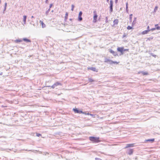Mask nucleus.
<instances>
[{
  "label": "nucleus",
  "instance_id": "f257e3e1",
  "mask_svg": "<svg viewBox=\"0 0 160 160\" xmlns=\"http://www.w3.org/2000/svg\"><path fill=\"white\" fill-rule=\"evenodd\" d=\"M89 140L93 143H98L101 142L99 137H89Z\"/></svg>",
  "mask_w": 160,
  "mask_h": 160
},
{
  "label": "nucleus",
  "instance_id": "f03ea898",
  "mask_svg": "<svg viewBox=\"0 0 160 160\" xmlns=\"http://www.w3.org/2000/svg\"><path fill=\"white\" fill-rule=\"evenodd\" d=\"M117 51L121 52L120 55H123L124 54V52L125 51H128V49H124L123 47H118L117 49Z\"/></svg>",
  "mask_w": 160,
  "mask_h": 160
},
{
  "label": "nucleus",
  "instance_id": "7ed1b4c3",
  "mask_svg": "<svg viewBox=\"0 0 160 160\" xmlns=\"http://www.w3.org/2000/svg\"><path fill=\"white\" fill-rule=\"evenodd\" d=\"M73 111L75 113H83V114H88V115L89 114V113H88L87 114L86 112H83L81 110H80L76 108H73Z\"/></svg>",
  "mask_w": 160,
  "mask_h": 160
},
{
  "label": "nucleus",
  "instance_id": "20e7f679",
  "mask_svg": "<svg viewBox=\"0 0 160 160\" xmlns=\"http://www.w3.org/2000/svg\"><path fill=\"white\" fill-rule=\"evenodd\" d=\"M113 1L112 0H110V12L111 13L113 11Z\"/></svg>",
  "mask_w": 160,
  "mask_h": 160
},
{
  "label": "nucleus",
  "instance_id": "39448f33",
  "mask_svg": "<svg viewBox=\"0 0 160 160\" xmlns=\"http://www.w3.org/2000/svg\"><path fill=\"white\" fill-rule=\"evenodd\" d=\"M94 15L93 16V22H97V19L98 17V15H97L96 11H94L93 12Z\"/></svg>",
  "mask_w": 160,
  "mask_h": 160
},
{
  "label": "nucleus",
  "instance_id": "423d86ee",
  "mask_svg": "<svg viewBox=\"0 0 160 160\" xmlns=\"http://www.w3.org/2000/svg\"><path fill=\"white\" fill-rule=\"evenodd\" d=\"M133 149H129L126 152L128 155H131L133 154Z\"/></svg>",
  "mask_w": 160,
  "mask_h": 160
},
{
  "label": "nucleus",
  "instance_id": "0eeeda50",
  "mask_svg": "<svg viewBox=\"0 0 160 160\" xmlns=\"http://www.w3.org/2000/svg\"><path fill=\"white\" fill-rule=\"evenodd\" d=\"M109 52L111 53H112L114 56H117L118 55V54L117 53V52H115L114 51H113L112 49H109Z\"/></svg>",
  "mask_w": 160,
  "mask_h": 160
},
{
  "label": "nucleus",
  "instance_id": "6e6552de",
  "mask_svg": "<svg viewBox=\"0 0 160 160\" xmlns=\"http://www.w3.org/2000/svg\"><path fill=\"white\" fill-rule=\"evenodd\" d=\"M88 69H89V70H92L93 71L96 72H97L98 71V69H97L95 67H91L88 68Z\"/></svg>",
  "mask_w": 160,
  "mask_h": 160
},
{
  "label": "nucleus",
  "instance_id": "1a4fd4ad",
  "mask_svg": "<svg viewBox=\"0 0 160 160\" xmlns=\"http://www.w3.org/2000/svg\"><path fill=\"white\" fill-rule=\"evenodd\" d=\"M134 144H127L126 147L125 148H127L129 147H133L134 146Z\"/></svg>",
  "mask_w": 160,
  "mask_h": 160
},
{
  "label": "nucleus",
  "instance_id": "9d476101",
  "mask_svg": "<svg viewBox=\"0 0 160 160\" xmlns=\"http://www.w3.org/2000/svg\"><path fill=\"white\" fill-rule=\"evenodd\" d=\"M104 59L105 60L104 62H105L108 63L110 64V63L111 62V60L107 58H105Z\"/></svg>",
  "mask_w": 160,
  "mask_h": 160
},
{
  "label": "nucleus",
  "instance_id": "9b49d317",
  "mask_svg": "<svg viewBox=\"0 0 160 160\" xmlns=\"http://www.w3.org/2000/svg\"><path fill=\"white\" fill-rule=\"evenodd\" d=\"M22 40L26 42H31V41L30 39L26 38H23L22 39Z\"/></svg>",
  "mask_w": 160,
  "mask_h": 160
},
{
  "label": "nucleus",
  "instance_id": "f8f14e48",
  "mask_svg": "<svg viewBox=\"0 0 160 160\" xmlns=\"http://www.w3.org/2000/svg\"><path fill=\"white\" fill-rule=\"evenodd\" d=\"M113 22V26L115 25L118 24V19H116L114 20Z\"/></svg>",
  "mask_w": 160,
  "mask_h": 160
},
{
  "label": "nucleus",
  "instance_id": "ddd939ff",
  "mask_svg": "<svg viewBox=\"0 0 160 160\" xmlns=\"http://www.w3.org/2000/svg\"><path fill=\"white\" fill-rule=\"evenodd\" d=\"M150 31L149 29L145 30L142 32V34H145L148 33Z\"/></svg>",
  "mask_w": 160,
  "mask_h": 160
},
{
  "label": "nucleus",
  "instance_id": "4468645a",
  "mask_svg": "<svg viewBox=\"0 0 160 160\" xmlns=\"http://www.w3.org/2000/svg\"><path fill=\"white\" fill-rule=\"evenodd\" d=\"M22 39H16V40H15L14 42H15V43H18V42H22Z\"/></svg>",
  "mask_w": 160,
  "mask_h": 160
},
{
  "label": "nucleus",
  "instance_id": "2eb2a0df",
  "mask_svg": "<svg viewBox=\"0 0 160 160\" xmlns=\"http://www.w3.org/2000/svg\"><path fill=\"white\" fill-rule=\"evenodd\" d=\"M23 17V21L24 22V24H25L26 23V20L27 17L26 16L24 15Z\"/></svg>",
  "mask_w": 160,
  "mask_h": 160
},
{
  "label": "nucleus",
  "instance_id": "dca6fc26",
  "mask_svg": "<svg viewBox=\"0 0 160 160\" xmlns=\"http://www.w3.org/2000/svg\"><path fill=\"white\" fill-rule=\"evenodd\" d=\"M68 13L67 12H66L65 14V17L64 21L66 22L68 18Z\"/></svg>",
  "mask_w": 160,
  "mask_h": 160
},
{
  "label": "nucleus",
  "instance_id": "f3484780",
  "mask_svg": "<svg viewBox=\"0 0 160 160\" xmlns=\"http://www.w3.org/2000/svg\"><path fill=\"white\" fill-rule=\"evenodd\" d=\"M40 22H41V24H42V28H45L46 26V25L43 22L41 21H40Z\"/></svg>",
  "mask_w": 160,
  "mask_h": 160
},
{
  "label": "nucleus",
  "instance_id": "a211bd4d",
  "mask_svg": "<svg viewBox=\"0 0 160 160\" xmlns=\"http://www.w3.org/2000/svg\"><path fill=\"white\" fill-rule=\"evenodd\" d=\"M54 84L56 87L58 85H62V84L58 82H57L55 83Z\"/></svg>",
  "mask_w": 160,
  "mask_h": 160
},
{
  "label": "nucleus",
  "instance_id": "6ab92c4d",
  "mask_svg": "<svg viewBox=\"0 0 160 160\" xmlns=\"http://www.w3.org/2000/svg\"><path fill=\"white\" fill-rule=\"evenodd\" d=\"M118 63L116 61H113L111 60V62L110 63V64H118Z\"/></svg>",
  "mask_w": 160,
  "mask_h": 160
},
{
  "label": "nucleus",
  "instance_id": "aec40b11",
  "mask_svg": "<svg viewBox=\"0 0 160 160\" xmlns=\"http://www.w3.org/2000/svg\"><path fill=\"white\" fill-rule=\"evenodd\" d=\"M82 16H78V20L79 21H81L82 20Z\"/></svg>",
  "mask_w": 160,
  "mask_h": 160
},
{
  "label": "nucleus",
  "instance_id": "412c9836",
  "mask_svg": "<svg viewBox=\"0 0 160 160\" xmlns=\"http://www.w3.org/2000/svg\"><path fill=\"white\" fill-rule=\"evenodd\" d=\"M136 22V18H135L134 19L133 22L132 23V26H133V25H134Z\"/></svg>",
  "mask_w": 160,
  "mask_h": 160
},
{
  "label": "nucleus",
  "instance_id": "4be33fe9",
  "mask_svg": "<svg viewBox=\"0 0 160 160\" xmlns=\"http://www.w3.org/2000/svg\"><path fill=\"white\" fill-rule=\"evenodd\" d=\"M155 27H156V29H157V30H160V26H158V24H157V25H155Z\"/></svg>",
  "mask_w": 160,
  "mask_h": 160
},
{
  "label": "nucleus",
  "instance_id": "5701e85b",
  "mask_svg": "<svg viewBox=\"0 0 160 160\" xmlns=\"http://www.w3.org/2000/svg\"><path fill=\"white\" fill-rule=\"evenodd\" d=\"M132 14H131L130 15V17H129L130 22H132Z\"/></svg>",
  "mask_w": 160,
  "mask_h": 160
},
{
  "label": "nucleus",
  "instance_id": "b1692460",
  "mask_svg": "<svg viewBox=\"0 0 160 160\" xmlns=\"http://www.w3.org/2000/svg\"><path fill=\"white\" fill-rule=\"evenodd\" d=\"M88 81H89V82H92L94 81L91 78H89Z\"/></svg>",
  "mask_w": 160,
  "mask_h": 160
},
{
  "label": "nucleus",
  "instance_id": "393cba45",
  "mask_svg": "<svg viewBox=\"0 0 160 160\" xmlns=\"http://www.w3.org/2000/svg\"><path fill=\"white\" fill-rule=\"evenodd\" d=\"M141 73L143 75H147L148 73L146 72H144L142 71L141 72Z\"/></svg>",
  "mask_w": 160,
  "mask_h": 160
},
{
  "label": "nucleus",
  "instance_id": "a878e982",
  "mask_svg": "<svg viewBox=\"0 0 160 160\" xmlns=\"http://www.w3.org/2000/svg\"><path fill=\"white\" fill-rule=\"evenodd\" d=\"M50 11V9L49 8L47 11H46V14L47 15L48 14V13Z\"/></svg>",
  "mask_w": 160,
  "mask_h": 160
},
{
  "label": "nucleus",
  "instance_id": "bb28decb",
  "mask_svg": "<svg viewBox=\"0 0 160 160\" xmlns=\"http://www.w3.org/2000/svg\"><path fill=\"white\" fill-rule=\"evenodd\" d=\"M132 28V27L130 26H128V27H127V29L128 30H130Z\"/></svg>",
  "mask_w": 160,
  "mask_h": 160
},
{
  "label": "nucleus",
  "instance_id": "cd10ccee",
  "mask_svg": "<svg viewBox=\"0 0 160 160\" xmlns=\"http://www.w3.org/2000/svg\"><path fill=\"white\" fill-rule=\"evenodd\" d=\"M71 6H72L71 10L72 11H73L74 10V8L75 6H74V5H73V4H72V5Z\"/></svg>",
  "mask_w": 160,
  "mask_h": 160
},
{
  "label": "nucleus",
  "instance_id": "c85d7f7f",
  "mask_svg": "<svg viewBox=\"0 0 160 160\" xmlns=\"http://www.w3.org/2000/svg\"><path fill=\"white\" fill-rule=\"evenodd\" d=\"M158 8V6H156L154 9V12H155L157 10Z\"/></svg>",
  "mask_w": 160,
  "mask_h": 160
},
{
  "label": "nucleus",
  "instance_id": "c756f323",
  "mask_svg": "<svg viewBox=\"0 0 160 160\" xmlns=\"http://www.w3.org/2000/svg\"><path fill=\"white\" fill-rule=\"evenodd\" d=\"M41 135H42L40 133H36V136H37L39 137L40 136H41Z\"/></svg>",
  "mask_w": 160,
  "mask_h": 160
},
{
  "label": "nucleus",
  "instance_id": "7c9ffc66",
  "mask_svg": "<svg viewBox=\"0 0 160 160\" xmlns=\"http://www.w3.org/2000/svg\"><path fill=\"white\" fill-rule=\"evenodd\" d=\"M82 11H80L79 13L78 16H82Z\"/></svg>",
  "mask_w": 160,
  "mask_h": 160
},
{
  "label": "nucleus",
  "instance_id": "2f4dec72",
  "mask_svg": "<svg viewBox=\"0 0 160 160\" xmlns=\"http://www.w3.org/2000/svg\"><path fill=\"white\" fill-rule=\"evenodd\" d=\"M151 55L153 57L155 58L156 56V55L154 54H153V53H151Z\"/></svg>",
  "mask_w": 160,
  "mask_h": 160
},
{
  "label": "nucleus",
  "instance_id": "473e14b6",
  "mask_svg": "<svg viewBox=\"0 0 160 160\" xmlns=\"http://www.w3.org/2000/svg\"><path fill=\"white\" fill-rule=\"evenodd\" d=\"M95 160H102L101 159L97 158H95Z\"/></svg>",
  "mask_w": 160,
  "mask_h": 160
},
{
  "label": "nucleus",
  "instance_id": "72a5a7b5",
  "mask_svg": "<svg viewBox=\"0 0 160 160\" xmlns=\"http://www.w3.org/2000/svg\"><path fill=\"white\" fill-rule=\"evenodd\" d=\"M55 86L54 85V84H53L52 86L51 87L53 88H54L55 87Z\"/></svg>",
  "mask_w": 160,
  "mask_h": 160
},
{
  "label": "nucleus",
  "instance_id": "f704fd0d",
  "mask_svg": "<svg viewBox=\"0 0 160 160\" xmlns=\"http://www.w3.org/2000/svg\"><path fill=\"white\" fill-rule=\"evenodd\" d=\"M156 29V27L155 28H153L151 29V31H153Z\"/></svg>",
  "mask_w": 160,
  "mask_h": 160
},
{
  "label": "nucleus",
  "instance_id": "c9c22d12",
  "mask_svg": "<svg viewBox=\"0 0 160 160\" xmlns=\"http://www.w3.org/2000/svg\"><path fill=\"white\" fill-rule=\"evenodd\" d=\"M7 5V3L6 2L5 3V6H4V8H6Z\"/></svg>",
  "mask_w": 160,
  "mask_h": 160
},
{
  "label": "nucleus",
  "instance_id": "e433bc0d",
  "mask_svg": "<svg viewBox=\"0 0 160 160\" xmlns=\"http://www.w3.org/2000/svg\"><path fill=\"white\" fill-rule=\"evenodd\" d=\"M154 140V139H151V142H153Z\"/></svg>",
  "mask_w": 160,
  "mask_h": 160
},
{
  "label": "nucleus",
  "instance_id": "4c0bfd02",
  "mask_svg": "<svg viewBox=\"0 0 160 160\" xmlns=\"http://www.w3.org/2000/svg\"><path fill=\"white\" fill-rule=\"evenodd\" d=\"M53 5V4H50V6H49V8L50 9L51 8V7H52V6Z\"/></svg>",
  "mask_w": 160,
  "mask_h": 160
},
{
  "label": "nucleus",
  "instance_id": "58836bf2",
  "mask_svg": "<svg viewBox=\"0 0 160 160\" xmlns=\"http://www.w3.org/2000/svg\"><path fill=\"white\" fill-rule=\"evenodd\" d=\"M126 37V34L125 33H124V34L123 35L122 37L124 38V37Z\"/></svg>",
  "mask_w": 160,
  "mask_h": 160
},
{
  "label": "nucleus",
  "instance_id": "ea45409f",
  "mask_svg": "<svg viewBox=\"0 0 160 160\" xmlns=\"http://www.w3.org/2000/svg\"><path fill=\"white\" fill-rule=\"evenodd\" d=\"M6 8H4V10L3 11V13H4V11L6 10Z\"/></svg>",
  "mask_w": 160,
  "mask_h": 160
},
{
  "label": "nucleus",
  "instance_id": "a19ab883",
  "mask_svg": "<svg viewBox=\"0 0 160 160\" xmlns=\"http://www.w3.org/2000/svg\"><path fill=\"white\" fill-rule=\"evenodd\" d=\"M128 9H126V12H127V13H128Z\"/></svg>",
  "mask_w": 160,
  "mask_h": 160
},
{
  "label": "nucleus",
  "instance_id": "79ce46f5",
  "mask_svg": "<svg viewBox=\"0 0 160 160\" xmlns=\"http://www.w3.org/2000/svg\"><path fill=\"white\" fill-rule=\"evenodd\" d=\"M48 0H46L45 1V2L47 3H48Z\"/></svg>",
  "mask_w": 160,
  "mask_h": 160
},
{
  "label": "nucleus",
  "instance_id": "37998d69",
  "mask_svg": "<svg viewBox=\"0 0 160 160\" xmlns=\"http://www.w3.org/2000/svg\"><path fill=\"white\" fill-rule=\"evenodd\" d=\"M146 141H150V139H149L147 140H146Z\"/></svg>",
  "mask_w": 160,
  "mask_h": 160
},
{
  "label": "nucleus",
  "instance_id": "c03bdc74",
  "mask_svg": "<svg viewBox=\"0 0 160 160\" xmlns=\"http://www.w3.org/2000/svg\"><path fill=\"white\" fill-rule=\"evenodd\" d=\"M118 2V0H115V3H117Z\"/></svg>",
  "mask_w": 160,
  "mask_h": 160
},
{
  "label": "nucleus",
  "instance_id": "a18cd8bd",
  "mask_svg": "<svg viewBox=\"0 0 160 160\" xmlns=\"http://www.w3.org/2000/svg\"><path fill=\"white\" fill-rule=\"evenodd\" d=\"M148 29H149V26H148L147 27V30H148Z\"/></svg>",
  "mask_w": 160,
  "mask_h": 160
},
{
  "label": "nucleus",
  "instance_id": "49530a36",
  "mask_svg": "<svg viewBox=\"0 0 160 160\" xmlns=\"http://www.w3.org/2000/svg\"><path fill=\"white\" fill-rule=\"evenodd\" d=\"M75 40V39H71L70 40L72 41H74Z\"/></svg>",
  "mask_w": 160,
  "mask_h": 160
},
{
  "label": "nucleus",
  "instance_id": "de8ad7c7",
  "mask_svg": "<svg viewBox=\"0 0 160 160\" xmlns=\"http://www.w3.org/2000/svg\"><path fill=\"white\" fill-rule=\"evenodd\" d=\"M126 6H128V2L126 3Z\"/></svg>",
  "mask_w": 160,
  "mask_h": 160
},
{
  "label": "nucleus",
  "instance_id": "09e8293b",
  "mask_svg": "<svg viewBox=\"0 0 160 160\" xmlns=\"http://www.w3.org/2000/svg\"><path fill=\"white\" fill-rule=\"evenodd\" d=\"M126 9H128V6H126Z\"/></svg>",
  "mask_w": 160,
  "mask_h": 160
},
{
  "label": "nucleus",
  "instance_id": "8fccbe9b",
  "mask_svg": "<svg viewBox=\"0 0 160 160\" xmlns=\"http://www.w3.org/2000/svg\"><path fill=\"white\" fill-rule=\"evenodd\" d=\"M2 72L0 74V75H2Z\"/></svg>",
  "mask_w": 160,
  "mask_h": 160
},
{
  "label": "nucleus",
  "instance_id": "3c124183",
  "mask_svg": "<svg viewBox=\"0 0 160 160\" xmlns=\"http://www.w3.org/2000/svg\"><path fill=\"white\" fill-rule=\"evenodd\" d=\"M46 87H50V86H46Z\"/></svg>",
  "mask_w": 160,
  "mask_h": 160
},
{
  "label": "nucleus",
  "instance_id": "603ef678",
  "mask_svg": "<svg viewBox=\"0 0 160 160\" xmlns=\"http://www.w3.org/2000/svg\"><path fill=\"white\" fill-rule=\"evenodd\" d=\"M107 2H108L109 0H107Z\"/></svg>",
  "mask_w": 160,
  "mask_h": 160
},
{
  "label": "nucleus",
  "instance_id": "864d4df0",
  "mask_svg": "<svg viewBox=\"0 0 160 160\" xmlns=\"http://www.w3.org/2000/svg\"><path fill=\"white\" fill-rule=\"evenodd\" d=\"M33 18V16H32V18Z\"/></svg>",
  "mask_w": 160,
  "mask_h": 160
},
{
  "label": "nucleus",
  "instance_id": "5fc2aeb1",
  "mask_svg": "<svg viewBox=\"0 0 160 160\" xmlns=\"http://www.w3.org/2000/svg\"><path fill=\"white\" fill-rule=\"evenodd\" d=\"M72 20V19H70V20Z\"/></svg>",
  "mask_w": 160,
  "mask_h": 160
},
{
  "label": "nucleus",
  "instance_id": "6e6d98bb",
  "mask_svg": "<svg viewBox=\"0 0 160 160\" xmlns=\"http://www.w3.org/2000/svg\"><path fill=\"white\" fill-rule=\"evenodd\" d=\"M106 20H107V17H106Z\"/></svg>",
  "mask_w": 160,
  "mask_h": 160
}]
</instances>
